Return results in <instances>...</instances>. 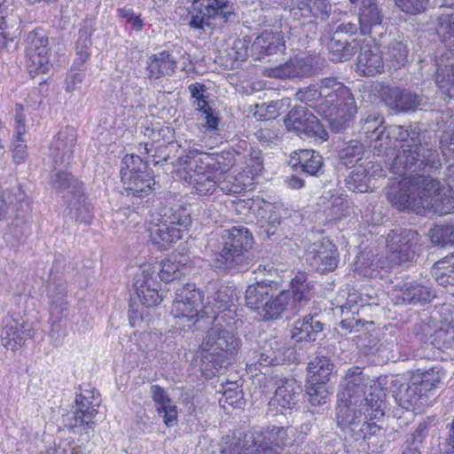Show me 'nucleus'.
<instances>
[{
  "mask_svg": "<svg viewBox=\"0 0 454 454\" xmlns=\"http://www.w3.org/2000/svg\"><path fill=\"white\" fill-rule=\"evenodd\" d=\"M147 231L153 244L161 249H167L172 243L179 240L183 231L180 228L169 227L160 221L157 223H151Z\"/></svg>",
  "mask_w": 454,
  "mask_h": 454,
  "instance_id": "c9c22d12",
  "label": "nucleus"
},
{
  "mask_svg": "<svg viewBox=\"0 0 454 454\" xmlns=\"http://www.w3.org/2000/svg\"><path fill=\"white\" fill-rule=\"evenodd\" d=\"M384 397V392L378 387L364 396V403L359 407L367 419H379L384 415L386 409Z\"/></svg>",
  "mask_w": 454,
  "mask_h": 454,
  "instance_id": "a18cd8bd",
  "label": "nucleus"
},
{
  "mask_svg": "<svg viewBox=\"0 0 454 454\" xmlns=\"http://www.w3.org/2000/svg\"><path fill=\"white\" fill-rule=\"evenodd\" d=\"M413 332L420 341H429L437 348H449L453 339L452 333H449L443 328L434 329V325L430 323L423 322L415 325Z\"/></svg>",
  "mask_w": 454,
  "mask_h": 454,
  "instance_id": "7c9ffc66",
  "label": "nucleus"
},
{
  "mask_svg": "<svg viewBox=\"0 0 454 454\" xmlns=\"http://www.w3.org/2000/svg\"><path fill=\"white\" fill-rule=\"evenodd\" d=\"M353 440L364 442L369 449H372V451H374L385 445L387 442L386 429L367 419L359 430V434H356Z\"/></svg>",
  "mask_w": 454,
  "mask_h": 454,
  "instance_id": "ea45409f",
  "label": "nucleus"
},
{
  "mask_svg": "<svg viewBox=\"0 0 454 454\" xmlns=\"http://www.w3.org/2000/svg\"><path fill=\"white\" fill-rule=\"evenodd\" d=\"M18 4L14 0H0V29L15 27L20 22Z\"/></svg>",
  "mask_w": 454,
  "mask_h": 454,
  "instance_id": "e2e57ef3",
  "label": "nucleus"
},
{
  "mask_svg": "<svg viewBox=\"0 0 454 454\" xmlns=\"http://www.w3.org/2000/svg\"><path fill=\"white\" fill-rule=\"evenodd\" d=\"M24 325L18 320L10 318L6 321L1 334L3 345L11 349L15 350L20 348L29 334L23 330Z\"/></svg>",
  "mask_w": 454,
  "mask_h": 454,
  "instance_id": "c03bdc74",
  "label": "nucleus"
},
{
  "mask_svg": "<svg viewBox=\"0 0 454 454\" xmlns=\"http://www.w3.org/2000/svg\"><path fill=\"white\" fill-rule=\"evenodd\" d=\"M217 247L215 251L214 266L227 274L245 272L251 267L248 250L254 239L248 228L238 225L224 229L215 235Z\"/></svg>",
  "mask_w": 454,
  "mask_h": 454,
  "instance_id": "f03ea898",
  "label": "nucleus"
},
{
  "mask_svg": "<svg viewBox=\"0 0 454 454\" xmlns=\"http://www.w3.org/2000/svg\"><path fill=\"white\" fill-rule=\"evenodd\" d=\"M49 38L42 28L28 33L26 46V64L31 76L48 73L52 65L49 55Z\"/></svg>",
  "mask_w": 454,
  "mask_h": 454,
  "instance_id": "423d86ee",
  "label": "nucleus"
},
{
  "mask_svg": "<svg viewBox=\"0 0 454 454\" xmlns=\"http://www.w3.org/2000/svg\"><path fill=\"white\" fill-rule=\"evenodd\" d=\"M189 26L197 30L213 27L219 19L224 23L236 22L238 15L228 0H194L188 12Z\"/></svg>",
  "mask_w": 454,
  "mask_h": 454,
  "instance_id": "7ed1b4c3",
  "label": "nucleus"
},
{
  "mask_svg": "<svg viewBox=\"0 0 454 454\" xmlns=\"http://www.w3.org/2000/svg\"><path fill=\"white\" fill-rule=\"evenodd\" d=\"M391 387L395 402L407 412L420 410L428 402V396L413 384L411 377L409 382H403L400 379L394 380Z\"/></svg>",
  "mask_w": 454,
  "mask_h": 454,
  "instance_id": "dca6fc26",
  "label": "nucleus"
},
{
  "mask_svg": "<svg viewBox=\"0 0 454 454\" xmlns=\"http://www.w3.org/2000/svg\"><path fill=\"white\" fill-rule=\"evenodd\" d=\"M413 384L420 387L421 391L428 396L441 381L440 371L436 367L430 369H418L411 372Z\"/></svg>",
  "mask_w": 454,
  "mask_h": 454,
  "instance_id": "09e8293b",
  "label": "nucleus"
},
{
  "mask_svg": "<svg viewBox=\"0 0 454 454\" xmlns=\"http://www.w3.org/2000/svg\"><path fill=\"white\" fill-rule=\"evenodd\" d=\"M419 234L417 231L403 229L387 234V243L389 259L395 263L414 260L419 248Z\"/></svg>",
  "mask_w": 454,
  "mask_h": 454,
  "instance_id": "1a4fd4ad",
  "label": "nucleus"
},
{
  "mask_svg": "<svg viewBox=\"0 0 454 454\" xmlns=\"http://www.w3.org/2000/svg\"><path fill=\"white\" fill-rule=\"evenodd\" d=\"M367 419L364 415L359 404H352L349 402L339 400L336 408V421L338 426L350 438H354L364 427Z\"/></svg>",
  "mask_w": 454,
  "mask_h": 454,
  "instance_id": "6ab92c4d",
  "label": "nucleus"
},
{
  "mask_svg": "<svg viewBox=\"0 0 454 454\" xmlns=\"http://www.w3.org/2000/svg\"><path fill=\"white\" fill-rule=\"evenodd\" d=\"M385 61L387 65L394 69H399L408 61V49L406 44L401 41L392 42L386 52Z\"/></svg>",
  "mask_w": 454,
  "mask_h": 454,
  "instance_id": "4d7b16f0",
  "label": "nucleus"
},
{
  "mask_svg": "<svg viewBox=\"0 0 454 454\" xmlns=\"http://www.w3.org/2000/svg\"><path fill=\"white\" fill-rule=\"evenodd\" d=\"M436 30L448 51L454 55V7H447L436 19Z\"/></svg>",
  "mask_w": 454,
  "mask_h": 454,
  "instance_id": "79ce46f5",
  "label": "nucleus"
},
{
  "mask_svg": "<svg viewBox=\"0 0 454 454\" xmlns=\"http://www.w3.org/2000/svg\"><path fill=\"white\" fill-rule=\"evenodd\" d=\"M388 136L392 137L395 147L399 143L402 148L391 162H385V167H388L394 174L403 176L426 167L437 168L440 166L436 150L422 145L415 129L391 125L388 127Z\"/></svg>",
  "mask_w": 454,
  "mask_h": 454,
  "instance_id": "f257e3e1",
  "label": "nucleus"
},
{
  "mask_svg": "<svg viewBox=\"0 0 454 454\" xmlns=\"http://www.w3.org/2000/svg\"><path fill=\"white\" fill-rule=\"evenodd\" d=\"M151 282H153L152 275L149 270H145L137 277L134 284L140 301L146 307L155 306L162 301L156 287L151 286Z\"/></svg>",
  "mask_w": 454,
  "mask_h": 454,
  "instance_id": "a19ab883",
  "label": "nucleus"
},
{
  "mask_svg": "<svg viewBox=\"0 0 454 454\" xmlns=\"http://www.w3.org/2000/svg\"><path fill=\"white\" fill-rule=\"evenodd\" d=\"M313 59L310 57H294L288 61L272 67H265L263 75L275 79L306 78L314 74Z\"/></svg>",
  "mask_w": 454,
  "mask_h": 454,
  "instance_id": "a211bd4d",
  "label": "nucleus"
},
{
  "mask_svg": "<svg viewBox=\"0 0 454 454\" xmlns=\"http://www.w3.org/2000/svg\"><path fill=\"white\" fill-rule=\"evenodd\" d=\"M236 289L226 285H212V292L207 296V303L205 305V314H219L234 305Z\"/></svg>",
  "mask_w": 454,
  "mask_h": 454,
  "instance_id": "a878e982",
  "label": "nucleus"
},
{
  "mask_svg": "<svg viewBox=\"0 0 454 454\" xmlns=\"http://www.w3.org/2000/svg\"><path fill=\"white\" fill-rule=\"evenodd\" d=\"M297 164L300 165L302 172L309 176H319L324 173L323 157L314 150H301L296 153Z\"/></svg>",
  "mask_w": 454,
  "mask_h": 454,
  "instance_id": "de8ad7c7",
  "label": "nucleus"
},
{
  "mask_svg": "<svg viewBox=\"0 0 454 454\" xmlns=\"http://www.w3.org/2000/svg\"><path fill=\"white\" fill-rule=\"evenodd\" d=\"M273 282H275L274 278H267L250 285L246 291L247 305L252 309L262 310V307L271 295L270 283Z\"/></svg>",
  "mask_w": 454,
  "mask_h": 454,
  "instance_id": "37998d69",
  "label": "nucleus"
},
{
  "mask_svg": "<svg viewBox=\"0 0 454 454\" xmlns=\"http://www.w3.org/2000/svg\"><path fill=\"white\" fill-rule=\"evenodd\" d=\"M383 97L386 105L399 113L415 111L423 101L422 96L398 87L387 88Z\"/></svg>",
  "mask_w": 454,
  "mask_h": 454,
  "instance_id": "412c9836",
  "label": "nucleus"
},
{
  "mask_svg": "<svg viewBox=\"0 0 454 454\" xmlns=\"http://www.w3.org/2000/svg\"><path fill=\"white\" fill-rule=\"evenodd\" d=\"M184 262L176 261H165L162 262L160 265V269L158 271V275L162 281L169 282L175 279L180 278L183 275H184L188 270L186 265L187 258H184Z\"/></svg>",
  "mask_w": 454,
  "mask_h": 454,
  "instance_id": "13d9d810",
  "label": "nucleus"
},
{
  "mask_svg": "<svg viewBox=\"0 0 454 454\" xmlns=\"http://www.w3.org/2000/svg\"><path fill=\"white\" fill-rule=\"evenodd\" d=\"M169 227L186 228L191 223L190 210L180 204L162 206L159 210V219Z\"/></svg>",
  "mask_w": 454,
  "mask_h": 454,
  "instance_id": "f704fd0d",
  "label": "nucleus"
},
{
  "mask_svg": "<svg viewBox=\"0 0 454 454\" xmlns=\"http://www.w3.org/2000/svg\"><path fill=\"white\" fill-rule=\"evenodd\" d=\"M73 217L76 221L89 223L92 218V207L86 201L83 189L81 190L80 196H74L70 200L66 201Z\"/></svg>",
  "mask_w": 454,
  "mask_h": 454,
  "instance_id": "5fc2aeb1",
  "label": "nucleus"
},
{
  "mask_svg": "<svg viewBox=\"0 0 454 454\" xmlns=\"http://www.w3.org/2000/svg\"><path fill=\"white\" fill-rule=\"evenodd\" d=\"M95 31L94 22L91 20H86L82 22L76 41L75 51L76 58L74 61V68L82 70L90 58V48L92 45L91 35Z\"/></svg>",
  "mask_w": 454,
  "mask_h": 454,
  "instance_id": "c85d7f7f",
  "label": "nucleus"
},
{
  "mask_svg": "<svg viewBox=\"0 0 454 454\" xmlns=\"http://www.w3.org/2000/svg\"><path fill=\"white\" fill-rule=\"evenodd\" d=\"M49 293L51 298V313L52 316H60L67 309V283L62 281L59 284L51 282L49 284Z\"/></svg>",
  "mask_w": 454,
  "mask_h": 454,
  "instance_id": "3c124183",
  "label": "nucleus"
},
{
  "mask_svg": "<svg viewBox=\"0 0 454 454\" xmlns=\"http://www.w3.org/2000/svg\"><path fill=\"white\" fill-rule=\"evenodd\" d=\"M334 368L331 359L325 356H317L308 364V372L312 383L326 384Z\"/></svg>",
  "mask_w": 454,
  "mask_h": 454,
  "instance_id": "49530a36",
  "label": "nucleus"
},
{
  "mask_svg": "<svg viewBox=\"0 0 454 454\" xmlns=\"http://www.w3.org/2000/svg\"><path fill=\"white\" fill-rule=\"evenodd\" d=\"M202 311H206L203 294L194 284H186L176 290L172 308V313L176 317L191 322L188 325L191 326L198 320L199 314Z\"/></svg>",
  "mask_w": 454,
  "mask_h": 454,
  "instance_id": "6e6552de",
  "label": "nucleus"
},
{
  "mask_svg": "<svg viewBox=\"0 0 454 454\" xmlns=\"http://www.w3.org/2000/svg\"><path fill=\"white\" fill-rule=\"evenodd\" d=\"M365 153L364 144L357 140H351L346 143L342 148L338 151L340 160L345 166H355L359 162Z\"/></svg>",
  "mask_w": 454,
  "mask_h": 454,
  "instance_id": "6e6d98bb",
  "label": "nucleus"
},
{
  "mask_svg": "<svg viewBox=\"0 0 454 454\" xmlns=\"http://www.w3.org/2000/svg\"><path fill=\"white\" fill-rule=\"evenodd\" d=\"M121 182L128 196L132 195V197L139 199L147 196L155 184L153 176L148 169L134 176L125 174L124 176H121Z\"/></svg>",
  "mask_w": 454,
  "mask_h": 454,
  "instance_id": "c756f323",
  "label": "nucleus"
},
{
  "mask_svg": "<svg viewBox=\"0 0 454 454\" xmlns=\"http://www.w3.org/2000/svg\"><path fill=\"white\" fill-rule=\"evenodd\" d=\"M356 66L365 76H373L384 71L385 62L379 49L364 46L361 48Z\"/></svg>",
  "mask_w": 454,
  "mask_h": 454,
  "instance_id": "473e14b6",
  "label": "nucleus"
},
{
  "mask_svg": "<svg viewBox=\"0 0 454 454\" xmlns=\"http://www.w3.org/2000/svg\"><path fill=\"white\" fill-rule=\"evenodd\" d=\"M185 179H188L196 192L201 196L213 194L217 188V182L209 174H190Z\"/></svg>",
  "mask_w": 454,
  "mask_h": 454,
  "instance_id": "338daca9",
  "label": "nucleus"
},
{
  "mask_svg": "<svg viewBox=\"0 0 454 454\" xmlns=\"http://www.w3.org/2000/svg\"><path fill=\"white\" fill-rule=\"evenodd\" d=\"M204 156H208L207 153L191 151L184 159V168L186 170L187 177L190 174H207L206 170H211V166L204 163Z\"/></svg>",
  "mask_w": 454,
  "mask_h": 454,
  "instance_id": "69168bd1",
  "label": "nucleus"
},
{
  "mask_svg": "<svg viewBox=\"0 0 454 454\" xmlns=\"http://www.w3.org/2000/svg\"><path fill=\"white\" fill-rule=\"evenodd\" d=\"M295 98L301 103L315 108L319 114V106L322 103L320 82L317 84H310L308 87L298 90L295 93Z\"/></svg>",
  "mask_w": 454,
  "mask_h": 454,
  "instance_id": "0e129e2a",
  "label": "nucleus"
},
{
  "mask_svg": "<svg viewBox=\"0 0 454 454\" xmlns=\"http://www.w3.org/2000/svg\"><path fill=\"white\" fill-rule=\"evenodd\" d=\"M370 381V378L364 373L363 368L359 366L349 368L342 381L343 389L338 394L339 400L361 406Z\"/></svg>",
  "mask_w": 454,
  "mask_h": 454,
  "instance_id": "f3484780",
  "label": "nucleus"
},
{
  "mask_svg": "<svg viewBox=\"0 0 454 454\" xmlns=\"http://www.w3.org/2000/svg\"><path fill=\"white\" fill-rule=\"evenodd\" d=\"M290 294L282 291L278 295L273 298L272 294L262 307L259 311L263 321H270L285 317L286 319L292 318L296 312V309L291 307Z\"/></svg>",
  "mask_w": 454,
  "mask_h": 454,
  "instance_id": "5701e85b",
  "label": "nucleus"
},
{
  "mask_svg": "<svg viewBox=\"0 0 454 454\" xmlns=\"http://www.w3.org/2000/svg\"><path fill=\"white\" fill-rule=\"evenodd\" d=\"M288 130L308 138L328 139V133L318 119L305 106L293 107L284 120Z\"/></svg>",
  "mask_w": 454,
  "mask_h": 454,
  "instance_id": "0eeeda50",
  "label": "nucleus"
},
{
  "mask_svg": "<svg viewBox=\"0 0 454 454\" xmlns=\"http://www.w3.org/2000/svg\"><path fill=\"white\" fill-rule=\"evenodd\" d=\"M431 274L439 285L454 286V254L437 261L432 268Z\"/></svg>",
  "mask_w": 454,
  "mask_h": 454,
  "instance_id": "8fccbe9b",
  "label": "nucleus"
},
{
  "mask_svg": "<svg viewBox=\"0 0 454 454\" xmlns=\"http://www.w3.org/2000/svg\"><path fill=\"white\" fill-rule=\"evenodd\" d=\"M240 345V340L231 331L215 325L212 326L201 344L203 357L208 355L223 352L225 355H234Z\"/></svg>",
  "mask_w": 454,
  "mask_h": 454,
  "instance_id": "f8f14e48",
  "label": "nucleus"
},
{
  "mask_svg": "<svg viewBox=\"0 0 454 454\" xmlns=\"http://www.w3.org/2000/svg\"><path fill=\"white\" fill-rule=\"evenodd\" d=\"M322 103L319 113L334 109L343 105L348 106L349 101H355L350 90L336 77H326L320 80Z\"/></svg>",
  "mask_w": 454,
  "mask_h": 454,
  "instance_id": "2eb2a0df",
  "label": "nucleus"
},
{
  "mask_svg": "<svg viewBox=\"0 0 454 454\" xmlns=\"http://www.w3.org/2000/svg\"><path fill=\"white\" fill-rule=\"evenodd\" d=\"M370 146L373 154L378 156L388 157L395 154V145L392 137L388 136V127L370 140Z\"/></svg>",
  "mask_w": 454,
  "mask_h": 454,
  "instance_id": "680f3d73",
  "label": "nucleus"
},
{
  "mask_svg": "<svg viewBox=\"0 0 454 454\" xmlns=\"http://www.w3.org/2000/svg\"><path fill=\"white\" fill-rule=\"evenodd\" d=\"M253 443V434L233 438L230 442H224L221 447L222 454H259Z\"/></svg>",
  "mask_w": 454,
  "mask_h": 454,
  "instance_id": "603ef678",
  "label": "nucleus"
},
{
  "mask_svg": "<svg viewBox=\"0 0 454 454\" xmlns=\"http://www.w3.org/2000/svg\"><path fill=\"white\" fill-rule=\"evenodd\" d=\"M279 44L276 43L272 33L264 32L254 41L251 50L258 55V59L276 53L279 50Z\"/></svg>",
  "mask_w": 454,
  "mask_h": 454,
  "instance_id": "052dcab7",
  "label": "nucleus"
},
{
  "mask_svg": "<svg viewBox=\"0 0 454 454\" xmlns=\"http://www.w3.org/2000/svg\"><path fill=\"white\" fill-rule=\"evenodd\" d=\"M177 67L176 59L167 51L153 54L147 60L146 69L151 78L171 75Z\"/></svg>",
  "mask_w": 454,
  "mask_h": 454,
  "instance_id": "72a5a7b5",
  "label": "nucleus"
},
{
  "mask_svg": "<svg viewBox=\"0 0 454 454\" xmlns=\"http://www.w3.org/2000/svg\"><path fill=\"white\" fill-rule=\"evenodd\" d=\"M434 297L432 287L419 283H406L395 290L396 303L425 304L430 302Z\"/></svg>",
  "mask_w": 454,
  "mask_h": 454,
  "instance_id": "bb28decb",
  "label": "nucleus"
},
{
  "mask_svg": "<svg viewBox=\"0 0 454 454\" xmlns=\"http://www.w3.org/2000/svg\"><path fill=\"white\" fill-rule=\"evenodd\" d=\"M342 319L340 322V327L345 331L342 335L348 333L354 334L352 340L356 343V348L364 355L374 354L380 350L379 340L374 337L369 330L373 325L372 321H365L355 314L358 312L357 304L348 300L340 307Z\"/></svg>",
  "mask_w": 454,
  "mask_h": 454,
  "instance_id": "20e7f679",
  "label": "nucleus"
},
{
  "mask_svg": "<svg viewBox=\"0 0 454 454\" xmlns=\"http://www.w3.org/2000/svg\"><path fill=\"white\" fill-rule=\"evenodd\" d=\"M274 396L269 403L270 408L279 406L281 409H294L302 392L301 386L294 378L280 379L277 381Z\"/></svg>",
  "mask_w": 454,
  "mask_h": 454,
  "instance_id": "aec40b11",
  "label": "nucleus"
},
{
  "mask_svg": "<svg viewBox=\"0 0 454 454\" xmlns=\"http://www.w3.org/2000/svg\"><path fill=\"white\" fill-rule=\"evenodd\" d=\"M435 83L450 98L454 97V61L444 56L435 60Z\"/></svg>",
  "mask_w": 454,
  "mask_h": 454,
  "instance_id": "4c0bfd02",
  "label": "nucleus"
},
{
  "mask_svg": "<svg viewBox=\"0 0 454 454\" xmlns=\"http://www.w3.org/2000/svg\"><path fill=\"white\" fill-rule=\"evenodd\" d=\"M286 292L290 294L291 307L298 313L313 297L314 284L308 280L305 272H298L291 281V289Z\"/></svg>",
  "mask_w": 454,
  "mask_h": 454,
  "instance_id": "cd10ccee",
  "label": "nucleus"
},
{
  "mask_svg": "<svg viewBox=\"0 0 454 454\" xmlns=\"http://www.w3.org/2000/svg\"><path fill=\"white\" fill-rule=\"evenodd\" d=\"M50 184L51 188L66 201L70 200L74 196H80L82 184L71 173L66 170H54L50 175Z\"/></svg>",
  "mask_w": 454,
  "mask_h": 454,
  "instance_id": "b1692460",
  "label": "nucleus"
},
{
  "mask_svg": "<svg viewBox=\"0 0 454 454\" xmlns=\"http://www.w3.org/2000/svg\"><path fill=\"white\" fill-rule=\"evenodd\" d=\"M27 209L26 194L20 186L0 192V220H15L19 225L24 223Z\"/></svg>",
  "mask_w": 454,
  "mask_h": 454,
  "instance_id": "ddd939ff",
  "label": "nucleus"
},
{
  "mask_svg": "<svg viewBox=\"0 0 454 454\" xmlns=\"http://www.w3.org/2000/svg\"><path fill=\"white\" fill-rule=\"evenodd\" d=\"M204 163L211 166V171L219 174L229 171L236 162L234 153L230 151L208 153V156H204Z\"/></svg>",
  "mask_w": 454,
  "mask_h": 454,
  "instance_id": "864d4df0",
  "label": "nucleus"
},
{
  "mask_svg": "<svg viewBox=\"0 0 454 454\" xmlns=\"http://www.w3.org/2000/svg\"><path fill=\"white\" fill-rule=\"evenodd\" d=\"M63 425L74 433L82 434L88 433L90 429H93L95 423L76 410L67 413L63 417Z\"/></svg>",
  "mask_w": 454,
  "mask_h": 454,
  "instance_id": "bf43d9fd",
  "label": "nucleus"
},
{
  "mask_svg": "<svg viewBox=\"0 0 454 454\" xmlns=\"http://www.w3.org/2000/svg\"><path fill=\"white\" fill-rule=\"evenodd\" d=\"M324 325L312 316H305L295 322L292 331V338L296 341H315L321 334Z\"/></svg>",
  "mask_w": 454,
  "mask_h": 454,
  "instance_id": "58836bf2",
  "label": "nucleus"
},
{
  "mask_svg": "<svg viewBox=\"0 0 454 454\" xmlns=\"http://www.w3.org/2000/svg\"><path fill=\"white\" fill-rule=\"evenodd\" d=\"M356 111V101H349L348 106L343 105L334 107V109H328L325 113H319V114L327 119L330 129L338 133L346 130L350 126Z\"/></svg>",
  "mask_w": 454,
  "mask_h": 454,
  "instance_id": "2f4dec72",
  "label": "nucleus"
},
{
  "mask_svg": "<svg viewBox=\"0 0 454 454\" xmlns=\"http://www.w3.org/2000/svg\"><path fill=\"white\" fill-rule=\"evenodd\" d=\"M358 47L359 43L357 41H348L346 38L339 37L338 35H332L327 44L330 59L333 62H345L349 60L356 53Z\"/></svg>",
  "mask_w": 454,
  "mask_h": 454,
  "instance_id": "e433bc0d",
  "label": "nucleus"
},
{
  "mask_svg": "<svg viewBox=\"0 0 454 454\" xmlns=\"http://www.w3.org/2000/svg\"><path fill=\"white\" fill-rule=\"evenodd\" d=\"M306 262L313 270L319 273L333 271L339 262L337 248L327 239L314 242L307 249Z\"/></svg>",
  "mask_w": 454,
  "mask_h": 454,
  "instance_id": "9b49d317",
  "label": "nucleus"
},
{
  "mask_svg": "<svg viewBox=\"0 0 454 454\" xmlns=\"http://www.w3.org/2000/svg\"><path fill=\"white\" fill-rule=\"evenodd\" d=\"M434 202L426 203L435 212L441 215L454 212V192L450 189H442L438 197H434Z\"/></svg>",
  "mask_w": 454,
  "mask_h": 454,
  "instance_id": "774afa93",
  "label": "nucleus"
},
{
  "mask_svg": "<svg viewBox=\"0 0 454 454\" xmlns=\"http://www.w3.org/2000/svg\"><path fill=\"white\" fill-rule=\"evenodd\" d=\"M76 140V131L73 127H65L58 132L50 146L54 167H67L71 164Z\"/></svg>",
  "mask_w": 454,
  "mask_h": 454,
  "instance_id": "4468645a",
  "label": "nucleus"
},
{
  "mask_svg": "<svg viewBox=\"0 0 454 454\" xmlns=\"http://www.w3.org/2000/svg\"><path fill=\"white\" fill-rule=\"evenodd\" d=\"M382 9L377 0H362L358 11L359 31L363 35H369L374 41L387 33Z\"/></svg>",
  "mask_w": 454,
  "mask_h": 454,
  "instance_id": "9d476101",
  "label": "nucleus"
},
{
  "mask_svg": "<svg viewBox=\"0 0 454 454\" xmlns=\"http://www.w3.org/2000/svg\"><path fill=\"white\" fill-rule=\"evenodd\" d=\"M268 416L276 417V419L262 431L255 432L253 434V443L255 444L259 454H280L286 446L289 443L287 430L289 422L286 417L278 411L270 408Z\"/></svg>",
  "mask_w": 454,
  "mask_h": 454,
  "instance_id": "39448f33",
  "label": "nucleus"
},
{
  "mask_svg": "<svg viewBox=\"0 0 454 454\" xmlns=\"http://www.w3.org/2000/svg\"><path fill=\"white\" fill-rule=\"evenodd\" d=\"M412 189L415 192L418 208L430 207L426 203L434 202V197H438L442 188L440 182L424 175H411Z\"/></svg>",
  "mask_w": 454,
  "mask_h": 454,
  "instance_id": "393cba45",
  "label": "nucleus"
},
{
  "mask_svg": "<svg viewBox=\"0 0 454 454\" xmlns=\"http://www.w3.org/2000/svg\"><path fill=\"white\" fill-rule=\"evenodd\" d=\"M411 187L412 183L410 175L388 189L387 193L388 201L398 210L418 209L415 192Z\"/></svg>",
  "mask_w": 454,
  "mask_h": 454,
  "instance_id": "4be33fe9",
  "label": "nucleus"
}]
</instances>
